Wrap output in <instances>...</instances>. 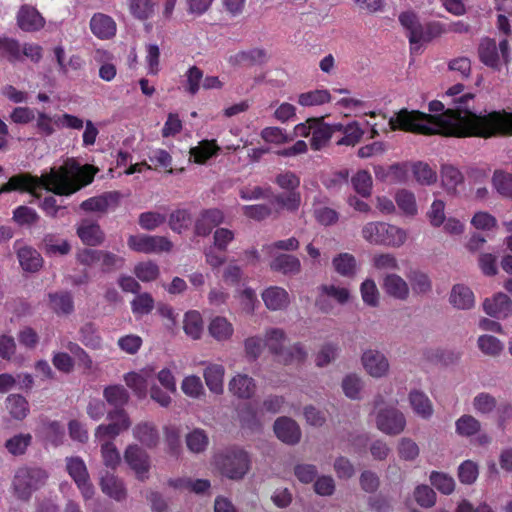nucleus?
Segmentation results:
<instances>
[{
    "instance_id": "f257e3e1",
    "label": "nucleus",
    "mask_w": 512,
    "mask_h": 512,
    "mask_svg": "<svg viewBox=\"0 0 512 512\" xmlns=\"http://www.w3.org/2000/svg\"><path fill=\"white\" fill-rule=\"evenodd\" d=\"M472 99V94H462L453 100L455 108L445 111L442 102L431 101L429 111L434 115L403 109L390 118L389 126L391 130L401 129L425 135L488 138L497 133L512 134V114L497 111L476 114L467 109V103Z\"/></svg>"
},
{
    "instance_id": "f03ea898",
    "label": "nucleus",
    "mask_w": 512,
    "mask_h": 512,
    "mask_svg": "<svg viewBox=\"0 0 512 512\" xmlns=\"http://www.w3.org/2000/svg\"><path fill=\"white\" fill-rule=\"evenodd\" d=\"M94 175L95 170L91 166H80L74 160H67L58 169L52 168L50 172L42 174L39 178L28 174L12 176L0 187V195L12 191L35 193L39 187H44L58 195H70L91 183Z\"/></svg>"
},
{
    "instance_id": "7ed1b4c3",
    "label": "nucleus",
    "mask_w": 512,
    "mask_h": 512,
    "mask_svg": "<svg viewBox=\"0 0 512 512\" xmlns=\"http://www.w3.org/2000/svg\"><path fill=\"white\" fill-rule=\"evenodd\" d=\"M361 236L371 245L392 248L402 247L408 239L405 229L381 221L367 222L361 229Z\"/></svg>"
},
{
    "instance_id": "20e7f679",
    "label": "nucleus",
    "mask_w": 512,
    "mask_h": 512,
    "mask_svg": "<svg viewBox=\"0 0 512 512\" xmlns=\"http://www.w3.org/2000/svg\"><path fill=\"white\" fill-rule=\"evenodd\" d=\"M216 466L221 474L231 480H240L250 469V458L241 449H232L216 457Z\"/></svg>"
},
{
    "instance_id": "39448f33",
    "label": "nucleus",
    "mask_w": 512,
    "mask_h": 512,
    "mask_svg": "<svg viewBox=\"0 0 512 512\" xmlns=\"http://www.w3.org/2000/svg\"><path fill=\"white\" fill-rule=\"evenodd\" d=\"M48 478L47 472L39 467L20 468L14 477L13 487L17 498L28 500L33 492L42 487Z\"/></svg>"
},
{
    "instance_id": "423d86ee",
    "label": "nucleus",
    "mask_w": 512,
    "mask_h": 512,
    "mask_svg": "<svg viewBox=\"0 0 512 512\" xmlns=\"http://www.w3.org/2000/svg\"><path fill=\"white\" fill-rule=\"evenodd\" d=\"M127 245L131 250L144 254L169 252L173 248L167 237L147 234L130 235Z\"/></svg>"
},
{
    "instance_id": "0eeeda50",
    "label": "nucleus",
    "mask_w": 512,
    "mask_h": 512,
    "mask_svg": "<svg viewBox=\"0 0 512 512\" xmlns=\"http://www.w3.org/2000/svg\"><path fill=\"white\" fill-rule=\"evenodd\" d=\"M109 424H101L95 430V439L104 441L114 439L131 426L129 415L124 409H114L107 413Z\"/></svg>"
},
{
    "instance_id": "6e6552de",
    "label": "nucleus",
    "mask_w": 512,
    "mask_h": 512,
    "mask_svg": "<svg viewBox=\"0 0 512 512\" xmlns=\"http://www.w3.org/2000/svg\"><path fill=\"white\" fill-rule=\"evenodd\" d=\"M376 427L386 435L401 434L406 427L404 414L394 406L379 408L375 417Z\"/></svg>"
},
{
    "instance_id": "1a4fd4ad",
    "label": "nucleus",
    "mask_w": 512,
    "mask_h": 512,
    "mask_svg": "<svg viewBox=\"0 0 512 512\" xmlns=\"http://www.w3.org/2000/svg\"><path fill=\"white\" fill-rule=\"evenodd\" d=\"M499 50L500 54L494 40L489 38L482 39L478 48L480 61L490 68L499 70L501 60L505 63L508 62L509 45L506 40L499 43Z\"/></svg>"
},
{
    "instance_id": "9d476101",
    "label": "nucleus",
    "mask_w": 512,
    "mask_h": 512,
    "mask_svg": "<svg viewBox=\"0 0 512 512\" xmlns=\"http://www.w3.org/2000/svg\"><path fill=\"white\" fill-rule=\"evenodd\" d=\"M66 467L69 475L75 481L78 489L85 500L91 499L94 495V487L89 480V474L84 461L80 457L66 459Z\"/></svg>"
},
{
    "instance_id": "9b49d317",
    "label": "nucleus",
    "mask_w": 512,
    "mask_h": 512,
    "mask_svg": "<svg viewBox=\"0 0 512 512\" xmlns=\"http://www.w3.org/2000/svg\"><path fill=\"white\" fill-rule=\"evenodd\" d=\"M124 461L134 471L140 481L148 478L150 470V457L148 453L137 444H130L124 451Z\"/></svg>"
},
{
    "instance_id": "f8f14e48",
    "label": "nucleus",
    "mask_w": 512,
    "mask_h": 512,
    "mask_svg": "<svg viewBox=\"0 0 512 512\" xmlns=\"http://www.w3.org/2000/svg\"><path fill=\"white\" fill-rule=\"evenodd\" d=\"M398 19L401 26L406 31L411 51L418 53L423 46L422 33L424 26L420 23L417 14L410 10L404 11L400 13Z\"/></svg>"
},
{
    "instance_id": "ddd939ff",
    "label": "nucleus",
    "mask_w": 512,
    "mask_h": 512,
    "mask_svg": "<svg viewBox=\"0 0 512 512\" xmlns=\"http://www.w3.org/2000/svg\"><path fill=\"white\" fill-rule=\"evenodd\" d=\"M364 370L373 378L380 379L389 374L390 363L388 358L380 351L368 349L361 357Z\"/></svg>"
},
{
    "instance_id": "4468645a",
    "label": "nucleus",
    "mask_w": 512,
    "mask_h": 512,
    "mask_svg": "<svg viewBox=\"0 0 512 512\" xmlns=\"http://www.w3.org/2000/svg\"><path fill=\"white\" fill-rule=\"evenodd\" d=\"M448 302L456 310L469 311L476 305V296L467 284L456 283L449 291Z\"/></svg>"
},
{
    "instance_id": "2eb2a0df",
    "label": "nucleus",
    "mask_w": 512,
    "mask_h": 512,
    "mask_svg": "<svg viewBox=\"0 0 512 512\" xmlns=\"http://www.w3.org/2000/svg\"><path fill=\"white\" fill-rule=\"evenodd\" d=\"M483 311L492 318L512 317V300L504 293H496L482 302Z\"/></svg>"
},
{
    "instance_id": "dca6fc26",
    "label": "nucleus",
    "mask_w": 512,
    "mask_h": 512,
    "mask_svg": "<svg viewBox=\"0 0 512 512\" xmlns=\"http://www.w3.org/2000/svg\"><path fill=\"white\" fill-rule=\"evenodd\" d=\"M18 27L25 32H36L44 28L45 18L31 5H22L16 15Z\"/></svg>"
},
{
    "instance_id": "f3484780",
    "label": "nucleus",
    "mask_w": 512,
    "mask_h": 512,
    "mask_svg": "<svg viewBox=\"0 0 512 512\" xmlns=\"http://www.w3.org/2000/svg\"><path fill=\"white\" fill-rule=\"evenodd\" d=\"M276 437L285 444L295 445L301 439V429L293 419L282 416L275 420L273 425Z\"/></svg>"
},
{
    "instance_id": "a211bd4d",
    "label": "nucleus",
    "mask_w": 512,
    "mask_h": 512,
    "mask_svg": "<svg viewBox=\"0 0 512 512\" xmlns=\"http://www.w3.org/2000/svg\"><path fill=\"white\" fill-rule=\"evenodd\" d=\"M382 287L388 296L397 300L405 301L410 296L408 281L396 273H387L383 278Z\"/></svg>"
},
{
    "instance_id": "6ab92c4d",
    "label": "nucleus",
    "mask_w": 512,
    "mask_h": 512,
    "mask_svg": "<svg viewBox=\"0 0 512 512\" xmlns=\"http://www.w3.org/2000/svg\"><path fill=\"white\" fill-rule=\"evenodd\" d=\"M121 199V194L117 191L106 192L102 195L91 197L82 202L81 208L90 212H106L109 209H115Z\"/></svg>"
},
{
    "instance_id": "aec40b11",
    "label": "nucleus",
    "mask_w": 512,
    "mask_h": 512,
    "mask_svg": "<svg viewBox=\"0 0 512 512\" xmlns=\"http://www.w3.org/2000/svg\"><path fill=\"white\" fill-rule=\"evenodd\" d=\"M332 267L338 275L349 279L355 278L360 269L356 257L348 252L335 255L332 259Z\"/></svg>"
},
{
    "instance_id": "412c9836",
    "label": "nucleus",
    "mask_w": 512,
    "mask_h": 512,
    "mask_svg": "<svg viewBox=\"0 0 512 512\" xmlns=\"http://www.w3.org/2000/svg\"><path fill=\"white\" fill-rule=\"evenodd\" d=\"M224 222V213L216 208L203 211L195 222V234L207 236L211 230Z\"/></svg>"
},
{
    "instance_id": "4be33fe9",
    "label": "nucleus",
    "mask_w": 512,
    "mask_h": 512,
    "mask_svg": "<svg viewBox=\"0 0 512 512\" xmlns=\"http://www.w3.org/2000/svg\"><path fill=\"white\" fill-rule=\"evenodd\" d=\"M91 32L99 39H110L117 31L114 19L103 13H96L90 20Z\"/></svg>"
},
{
    "instance_id": "5701e85b",
    "label": "nucleus",
    "mask_w": 512,
    "mask_h": 512,
    "mask_svg": "<svg viewBox=\"0 0 512 512\" xmlns=\"http://www.w3.org/2000/svg\"><path fill=\"white\" fill-rule=\"evenodd\" d=\"M220 147L216 140H202L189 150V161L203 165L207 161L218 155Z\"/></svg>"
},
{
    "instance_id": "b1692460",
    "label": "nucleus",
    "mask_w": 512,
    "mask_h": 512,
    "mask_svg": "<svg viewBox=\"0 0 512 512\" xmlns=\"http://www.w3.org/2000/svg\"><path fill=\"white\" fill-rule=\"evenodd\" d=\"M77 235L85 245L97 246L104 240V233L98 223L84 219L77 226Z\"/></svg>"
},
{
    "instance_id": "393cba45",
    "label": "nucleus",
    "mask_w": 512,
    "mask_h": 512,
    "mask_svg": "<svg viewBox=\"0 0 512 512\" xmlns=\"http://www.w3.org/2000/svg\"><path fill=\"white\" fill-rule=\"evenodd\" d=\"M265 306L269 310L277 311L288 307L290 303L289 293L282 287L270 286L266 288L262 294Z\"/></svg>"
},
{
    "instance_id": "a878e982",
    "label": "nucleus",
    "mask_w": 512,
    "mask_h": 512,
    "mask_svg": "<svg viewBox=\"0 0 512 512\" xmlns=\"http://www.w3.org/2000/svg\"><path fill=\"white\" fill-rule=\"evenodd\" d=\"M410 292L416 296H424L432 291V280L430 276L423 270L415 268L410 269L406 275Z\"/></svg>"
},
{
    "instance_id": "bb28decb",
    "label": "nucleus",
    "mask_w": 512,
    "mask_h": 512,
    "mask_svg": "<svg viewBox=\"0 0 512 512\" xmlns=\"http://www.w3.org/2000/svg\"><path fill=\"white\" fill-rule=\"evenodd\" d=\"M133 436L142 445L153 448L159 442V433L154 423L141 421L137 423L132 430Z\"/></svg>"
},
{
    "instance_id": "cd10ccee",
    "label": "nucleus",
    "mask_w": 512,
    "mask_h": 512,
    "mask_svg": "<svg viewBox=\"0 0 512 512\" xmlns=\"http://www.w3.org/2000/svg\"><path fill=\"white\" fill-rule=\"evenodd\" d=\"M394 200L400 213L405 217L414 218L419 213L415 194L407 189H399L394 195Z\"/></svg>"
},
{
    "instance_id": "c85d7f7f",
    "label": "nucleus",
    "mask_w": 512,
    "mask_h": 512,
    "mask_svg": "<svg viewBox=\"0 0 512 512\" xmlns=\"http://www.w3.org/2000/svg\"><path fill=\"white\" fill-rule=\"evenodd\" d=\"M312 135L310 146L313 150L318 151L324 148L333 135L331 125L324 123L322 118H317L312 122Z\"/></svg>"
},
{
    "instance_id": "c756f323",
    "label": "nucleus",
    "mask_w": 512,
    "mask_h": 512,
    "mask_svg": "<svg viewBox=\"0 0 512 512\" xmlns=\"http://www.w3.org/2000/svg\"><path fill=\"white\" fill-rule=\"evenodd\" d=\"M100 487L104 494L116 501L126 499L127 491L121 479L113 474L106 473L100 481Z\"/></svg>"
},
{
    "instance_id": "7c9ffc66",
    "label": "nucleus",
    "mask_w": 512,
    "mask_h": 512,
    "mask_svg": "<svg viewBox=\"0 0 512 512\" xmlns=\"http://www.w3.org/2000/svg\"><path fill=\"white\" fill-rule=\"evenodd\" d=\"M229 390L239 398L249 399L256 391V384L252 377L238 374L229 382Z\"/></svg>"
},
{
    "instance_id": "2f4dec72",
    "label": "nucleus",
    "mask_w": 512,
    "mask_h": 512,
    "mask_svg": "<svg viewBox=\"0 0 512 512\" xmlns=\"http://www.w3.org/2000/svg\"><path fill=\"white\" fill-rule=\"evenodd\" d=\"M413 412L423 419H429L433 414V405L428 396L419 390H412L408 396Z\"/></svg>"
},
{
    "instance_id": "473e14b6",
    "label": "nucleus",
    "mask_w": 512,
    "mask_h": 512,
    "mask_svg": "<svg viewBox=\"0 0 512 512\" xmlns=\"http://www.w3.org/2000/svg\"><path fill=\"white\" fill-rule=\"evenodd\" d=\"M408 171L407 164H393L388 167L377 165L374 167V173L380 181L403 182L406 179Z\"/></svg>"
},
{
    "instance_id": "72a5a7b5",
    "label": "nucleus",
    "mask_w": 512,
    "mask_h": 512,
    "mask_svg": "<svg viewBox=\"0 0 512 512\" xmlns=\"http://www.w3.org/2000/svg\"><path fill=\"white\" fill-rule=\"evenodd\" d=\"M267 53L261 48H252L246 51H239L229 57L232 65H255L265 62Z\"/></svg>"
},
{
    "instance_id": "f704fd0d",
    "label": "nucleus",
    "mask_w": 512,
    "mask_h": 512,
    "mask_svg": "<svg viewBox=\"0 0 512 512\" xmlns=\"http://www.w3.org/2000/svg\"><path fill=\"white\" fill-rule=\"evenodd\" d=\"M325 197L318 194L313 199V214L317 222L321 225L329 226L338 221V213L327 206H324Z\"/></svg>"
},
{
    "instance_id": "c9c22d12",
    "label": "nucleus",
    "mask_w": 512,
    "mask_h": 512,
    "mask_svg": "<svg viewBox=\"0 0 512 512\" xmlns=\"http://www.w3.org/2000/svg\"><path fill=\"white\" fill-rule=\"evenodd\" d=\"M270 267L285 275H296L301 271V262L293 255L280 254L271 261Z\"/></svg>"
},
{
    "instance_id": "e433bc0d",
    "label": "nucleus",
    "mask_w": 512,
    "mask_h": 512,
    "mask_svg": "<svg viewBox=\"0 0 512 512\" xmlns=\"http://www.w3.org/2000/svg\"><path fill=\"white\" fill-rule=\"evenodd\" d=\"M320 298L327 297L335 300L339 304H346L350 301L351 291L343 285L328 283L319 287Z\"/></svg>"
},
{
    "instance_id": "4c0bfd02",
    "label": "nucleus",
    "mask_w": 512,
    "mask_h": 512,
    "mask_svg": "<svg viewBox=\"0 0 512 512\" xmlns=\"http://www.w3.org/2000/svg\"><path fill=\"white\" fill-rule=\"evenodd\" d=\"M224 373V367L219 364H210L204 370L206 385L215 394H220L223 391Z\"/></svg>"
},
{
    "instance_id": "58836bf2",
    "label": "nucleus",
    "mask_w": 512,
    "mask_h": 512,
    "mask_svg": "<svg viewBox=\"0 0 512 512\" xmlns=\"http://www.w3.org/2000/svg\"><path fill=\"white\" fill-rule=\"evenodd\" d=\"M6 409L15 420H23L29 413L28 401L19 394H10L5 401Z\"/></svg>"
},
{
    "instance_id": "ea45409f",
    "label": "nucleus",
    "mask_w": 512,
    "mask_h": 512,
    "mask_svg": "<svg viewBox=\"0 0 512 512\" xmlns=\"http://www.w3.org/2000/svg\"><path fill=\"white\" fill-rule=\"evenodd\" d=\"M107 403L115 409H123L129 401V393L122 385H110L103 391Z\"/></svg>"
},
{
    "instance_id": "a19ab883",
    "label": "nucleus",
    "mask_w": 512,
    "mask_h": 512,
    "mask_svg": "<svg viewBox=\"0 0 512 512\" xmlns=\"http://www.w3.org/2000/svg\"><path fill=\"white\" fill-rule=\"evenodd\" d=\"M35 128L38 134L48 137L51 136L59 129V117L58 114L49 115L45 112L38 111L35 116Z\"/></svg>"
},
{
    "instance_id": "79ce46f5",
    "label": "nucleus",
    "mask_w": 512,
    "mask_h": 512,
    "mask_svg": "<svg viewBox=\"0 0 512 512\" xmlns=\"http://www.w3.org/2000/svg\"><path fill=\"white\" fill-rule=\"evenodd\" d=\"M462 173L452 165H443L441 169L442 186L448 193H456L457 187L463 183Z\"/></svg>"
},
{
    "instance_id": "37998d69",
    "label": "nucleus",
    "mask_w": 512,
    "mask_h": 512,
    "mask_svg": "<svg viewBox=\"0 0 512 512\" xmlns=\"http://www.w3.org/2000/svg\"><path fill=\"white\" fill-rule=\"evenodd\" d=\"M130 14L141 21L152 17L156 3L153 0H127Z\"/></svg>"
},
{
    "instance_id": "c03bdc74",
    "label": "nucleus",
    "mask_w": 512,
    "mask_h": 512,
    "mask_svg": "<svg viewBox=\"0 0 512 512\" xmlns=\"http://www.w3.org/2000/svg\"><path fill=\"white\" fill-rule=\"evenodd\" d=\"M18 259L21 267L28 272H35L42 266L40 254L31 247H22L18 251Z\"/></svg>"
},
{
    "instance_id": "a18cd8bd",
    "label": "nucleus",
    "mask_w": 512,
    "mask_h": 512,
    "mask_svg": "<svg viewBox=\"0 0 512 512\" xmlns=\"http://www.w3.org/2000/svg\"><path fill=\"white\" fill-rule=\"evenodd\" d=\"M477 347L488 357H498L504 350V344L493 335H481L477 339Z\"/></svg>"
},
{
    "instance_id": "49530a36",
    "label": "nucleus",
    "mask_w": 512,
    "mask_h": 512,
    "mask_svg": "<svg viewBox=\"0 0 512 512\" xmlns=\"http://www.w3.org/2000/svg\"><path fill=\"white\" fill-rule=\"evenodd\" d=\"M0 58L10 62L21 61V44L14 38L0 35Z\"/></svg>"
},
{
    "instance_id": "de8ad7c7",
    "label": "nucleus",
    "mask_w": 512,
    "mask_h": 512,
    "mask_svg": "<svg viewBox=\"0 0 512 512\" xmlns=\"http://www.w3.org/2000/svg\"><path fill=\"white\" fill-rule=\"evenodd\" d=\"M331 101L330 92L326 89H316L301 93L297 102L303 107L319 106Z\"/></svg>"
},
{
    "instance_id": "09e8293b",
    "label": "nucleus",
    "mask_w": 512,
    "mask_h": 512,
    "mask_svg": "<svg viewBox=\"0 0 512 512\" xmlns=\"http://www.w3.org/2000/svg\"><path fill=\"white\" fill-rule=\"evenodd\" d=\"M49 306L59 316L69 314L73 310L72 297L68 292L50 293Z\"/></svg>"
},
{
    "instance_id": "8fccbe9b",
    "label": "nucleus",
    "mask_w": 512,
    "mask_h": 512,
    "mask_svg": "<svg viewBox=\"0 0 512 512\" xmlns=\"http://www.w3.org/2000/svg\"><path fill=\"white\" fill-rule=\"evenodd\" d=\"M456 433L462 437H471L481 430V423L474 416L465 414L455 422Z\"/></svg>"
},
{
    "instance_id": "3c124183",
    "label": "nucleus",
    "mask_w": 512,
    "mask_h": 512,
    "mask_svg": "<svg viewBox=\"0 0 512 512\" xmlns=\"http://www.w3.org/2000/svg\"><path fill=\"white\" fill-rule=\"evenodd\" d=\"M415 180L425 186L434 184L437 181V172L434 168L424 162H416L411 165Z\"/></svg>"
},
{
    "instance_id": "603ef678",
    "label": "nucleus",
    "mask_w": 512,
    "mask_h": 512,
    "mask_svg": "<svg viewBox=\"0 0 512 512\" xmlns=\"http://www.w3.org/2000/svg\"><path fill=\"white\" fill-rule=\"evenodd\" d=\"M32 443L30 433H19L9 438L5 442V448L13 456L23 455Z\"/></svg>"
},
{
    "instance_id": "864d4df0",
    "label": "nucleus",
    "mask_w": 512,
    "mask_h": 512,
    "mask_svg": "<svg viewBox=\"0 0 512 512\" xmlns=\"http://www.w3.org/2000/svg\"><path fill=\"white\" fill-rule=\"evenodd\" d=\"M264 345L279 358L285 346L288 345V339L282 330L272 329L266 333Z\"/></svg>"
},
{
    "instance_id": "5fc2aeb1",
    "label": "nucleus",
    "mask_w": 512,
    "mask_h": 512,
    "mask_svg": "<svg viewBox=\"0 0 512 512\" xmlns=\"http://www.w3.org/2000/svg\"><path fill=\"white\" fill-rule=\"evenodd\" d=\"M354 190L362 197H370L372 193L373 180L367 170L357 171L351 178Z\"/></svg>"
},
{
    "instance_id": "6e6d98bb",
    "label": "nucleus",
    "mask_w": 512,
    "mask_h": 512,
    "mask_svg": "<svg viewBox=\"0 0 512 512\" xmlns=\"http://www.w3.org/2000/svg\"><path fill=\"white\" fill-rule=\"evenodd\" d=\"M372 267L377 271H397L399 261L397 257L389 252L375 253L371 259Z\"/></svg>"
},
{
    "instance_id": "4d7b16f0",
    "label": "nucleus",
    "mask_w": 512,
    "mask_h": 512,
    "mask_svg": "<svg viewBox=\"0 0 512 512\" xmlns=\"http://www.w3.org/2000/svg\"><path fill=\"white\" fill-rule=\"evenodd\" d=\"M472 405L476 413L489 415L495 411L497 400L490 393L481 392L473 398Z\"/></svg>"
},
{
    "instance_id": "13d9d810",
    "label": "nucleus",
    "mask_w": 512,
    "mask_h": 512,
    "mask_svg": "<svg viewBox=\"0 0 512 512\" xmlns=\"http://www.w3.org/2000/svg\"><path fill=\"white\" fill-rule=\"evenodd\" d=\"M260 414L252 405H246L240 412L242 426L251 431H259L263 424Z\"/></svg>"
},
{
    "instance_id": "bf43d9fd",
    "label": "nucleus",
    "mask_w": 512,
    "mask_h": 512,
    "mask_svg": "<svg viewBox=\"0 0 512 512\" xmlns=\"http://www.w3.org/2000/svg\"><path fill=\"white\" fill-rule=\"evenodd\" d=\"M494 189L502 196L512 198V174L496 170L492 177Z\"/></svg>"
},
{
    "instance_id": "052dcab7",
    "label": "nucleus",
    "mask_w": 512,
    "mask_h": 512,
    "mask_svg": "<svg viewBox=\"0 0 512 512\" xmlns=\"http://www.w3.org/2000/svg\"><path fill=\"white\" fill-rule=\"evenodd\" d=\"M191 221V214L188 210L177 209L170 214L168 223L173 232L180 234L189 228Z\"/></svg>"
},
{
    "instance_id": "680f3d73",
    "label": "nucleus",
    "mask_w": 512,
    "mask_h": 512,
    "mask_svg": "<svg viewBox=\"0 0 512 512\" xmlns=\"http://www.w3.org/2000/svg\"><path fill=\"white\" fill-rule=\"evenodd\" d=\"M445 208L446 204L441 199H435L431 203L426 216L432 227L439 228L444 224L445 220L447 219Z\"/></svg>"
},
{
    "instance_id": "e2e57ef3",
    "label": "nucleus",
    "mask_w": 512,
    "mask_h": 512,
    "mask_svg": "<svg viewBox=\"0 0 512 512\" xmlns=\"http://www.w3.org/2000/svg\"><path fill=\"white\" fill-rule=\"evenodd\" d=\"M166 214L158 211H147L139 215L138 224L142 229L153 231L163 225L166 221Z\"/></svg>"
},
{
    "instance_id": "0e129e2a",
    "label": "nucleus",
    "mask_w": 512,
    "mask_h": 512,
    "mask_svg": "<svg viewBox=\"0 0 512 512\" xmlns=\"http://www.w3.org/2000/svg\"><path fill=\"white\" fill-rule=\"evenodd\" d=\"M362 388L363 381L357 374H349L342 380L343 392L350 399H360Z\"/></svg>"
},
{
    "instance_id": "69168bd1",
    "label": "nucleus",
    "mask_w": 512,
    "mask_h": 512,
    "mask_svg": "<svg viewBox=\"0 0 512 512\" xmlns=\"http://www.w3.org/2000/svg\"><path fill=\"white\" fill-rule=\"evenodd\" d=\"M209 443L207 434L202 429H194L186 435V444L193 453L203 452Z\"/></svg>"
},
{
    "instance_id": "338daca9",
    "label": "nucleus",
    "mask_w": 512,
    "mask_h": 512,
    "mask_svg": "<svg viewBox=\"0 0 512 512\" xmlns=\"http://www.w3.org/2000/svg\"><path fill=\"white\" fill-rule=\"evenodd\" d=\"M43 243L45 253L50 256L66 255L71 249L66 240L55 238L52 235L46 236Z\"/></svg>"
},
{
    "instance_id": "774afa93",
    "label": "nucleus",
    "mask_w": 512,
    "mask_h": 512,
    "mask_svg": "<svg viewBox=\"0 0 512 512\" xmlns=\"http://www.w3.org/2000/svg\"><path fill=\"white\" fill-rule=\"evenodd\" d=\"M360 294L365 304L373 307L378 305L380 293L373 279L367 278L361 283Z\"/></svg>"
}]
</instances>
